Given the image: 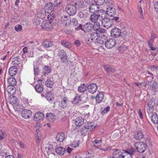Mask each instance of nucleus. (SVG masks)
<instances>
[{
	"instance_id": "9",
	"label": "nucleus",
	"mask_w": 158,
	"mask_h": 158,
	"mask_svg": "<svg viewBox=\"0 0 158 158\" xmlns=\"http://www.w3.org/2000/svg\"><path fill=\"white\" fill-rule=\"evenodd\" d=\"M116 40L114 38L109 39L105 43V45L108 48H111L116 44Z\"/></svg>"
},
{
	"instance_id": "33",
	"label": "nucleus",
	"mask_w": 158,
	"mask_h": 158,
	"mask_svg": "<svg viewBox=\"0 0 158 158\" xmlns=\"http://www.w3.org/2000/svg\"><path fill=\"white\" fill-rule=\"evenodd\" d=\"M87 89V87L84 84H81L78 88V91L80 93H83Z\"/></svg>"
},
{
	"instance_id": "13",
	"label": "nucleus",
	"mask_w": 158,
	"mask_h": 158,
	"mask_svg": "<svg viewBox=\"0 0 158 158\" xmlns=\"http://www.w3.org/2000/svg\"><path fill=\"white\" fill-rule=\"evenodd\" d=\"M65 134L64 132L58 133L56 137V140L59 142H62L65 139Z\"/></svg>"
},
{
	"instance_id": "64",
	"label": "nucleus",
	"mask_w": 158,
	"mask_h": 158,
	"mask_svg": "<svg viewBox=\"0 0 158 158\" xmlns=\"http://www.w3.org/2000/svg\"><path fill=\"white\" fill-rule=\"evenodd\" d=\"M48 149L49 151H52L53 149L52 145L51 144H49L48 147Z\"/></svg>"
},
{
	"instance_id": "23",
	"label": "nucleus",
	"mask_w": 158,
	"mask_h": 158,
	"mask_svg": "<svg viewBox=\"0 0 158 158\" xmlns=\"http://www.w3.org/2000/svg\"><path fill=\"white\" fill-rule=\"evenodd\" d=\"M55 150L57 154L60 156H62L65 151V149L61 146H57L56 147Z\"/></svg>"
},
{
	"instance_id": "53",
	"label": "nucleus",
	"mask_w": 158,
	"mask_h": 158,
	"mask_svg": "<svg viewBox=\"0 0 158 158\" xmlns=\"http://www.w3.org/2000/svg\"><path fill=\"white\" fill-rule=\"evenodd\" d=\"M42 45L45 48H48L49 47V42L47 41H44L42 44Z\"/></svg>"
},
{
	"instance_id": "48",
	"label": "nucleus",
	"mask_w": 158,
	"mask_h": 158,
	"mask_svg": "<svg viewBox=\"0 0 158 158\" xmlns=\"http://www.w3.org/2000/svg\"><path fill=\"white\" fill-rule=\"evenodd\" d=\"M14 109L17 110H20L23 109V106L21 105L18 102L13 106Z\"/></svg>"
},
{
	"instance_id": "56",
	"label": "nucleus",
	"mask_w": 158,
	"mask_h": 158,
	"mask_svg": "<svg viewBox=\"0 0 158 158\" xmlns=\"http://www.w3.org/2000/svg\"><path fill=\"white\" fill-rule=\"evenodd\" d=\"M139 11L140 14V18L142 19L143 18V11L142 7L140 6H138V7Z\"/></svg>"
},
{
	"instance_id": "51",
	"label": "nucleus",
	"mask_w": 158,
	"mask_h": 158,
	"mask_svg": "<svg viewBox=\"0 0 158 158\" xmlns=\"http://www.w3.org/2000/svg\"><path fill=\"white\" fill-rule=\"evenodd\" d=\"M96 4L98 6L102 5L105 2V0H94Z\"/></svg>"
},
{
	"instance_id": "60",
	"label": "nucleus",
	"mask_w": 158,
	"mask_h": 158,
	"mask_svg": "<svg viewBox=\"0 0 158 158\" xmlns=\"http://www.w3.org/2000/svg\"><path fill=\"white\" fill-rule=\"evenodd\" d=\"M127 49V47L124 46H121L120 47V50L121 51H124L126 50Z\"/></svg>"
},
{
	"instance_id": "49",
	"label": "nucleus",
	"mask_w": 158,
	"mask_h": 158,
	"mask_svg": "<svg viewBox=\"0 0 158 158\" xmlns=\"http://www.w3.org/2000/svg\"><path fill=\"white\" fill-rule=\"evenodd\" d=\"M94 124V123L93 122L90 123L87 122L85 124V128L86 129H89L93 127Z\"/></svg>"
},
{
	"instance_id": "2",
	"label": "nucleus",
	"mask_w": 158,
	"mask_h": 158,
	"mask_svg": "<svg viewBox=\"0 0 158 158\" xmlns=\"http://www.w3.org/2000/svg\"><path fill=\"white\" fill-rule=\"evenodd\" d=\"M134 146L137 151L139 153H143L146 150L147 145L142 142L136 143Z\"/></svg>"
},
{
	"instance_id": "43",
	"label": "nucleus",
	"mask_w": 158,
	"mask_h": 158,
	"mask_svg": "<svg viewBox=\"0 0 158 158\" xmlns=\"http://www.w3.org/2000/svg\"><path fill=\"white\" fill-rule=\"evenodd\" d=\"M34 65V74L35 76H37L39 74L40 71L39 69L38 66V65H35V64H33Z\"/></svg>"
},
{
	"instance_id": "1",
	"label": "nucleus",
	"mask_w": 158,
	"mask_h": 158,
	"mask_svg": "<svg viewBox=\"0 0 158 158\" xmlns=\"http://www.w3.org/2000/svg\"><path fill=\"white\" fill-rule=\"evenodd\" d=\"M99 36V35L97 33L93 32L86 38V43L87 44H90L92 42H93L97 43L98 45L97 41H98Z\"/></svg>"
},
{
	"instance_id": "3",
	"label": "nucleus",
	"mask_w": 158,
	"mask_h": 158,
	"mask_svg": "<svg viewBox=\"0 0 158 158\" xmlns=\"http://www.w3.org/2000/svg\"><path fill=\"white\" fill-rule=\"evenodd\" d=\"M65 10L70 15H73L76 13V7L73 4H69L66 6Z\"/></svg>"
},
{
	"instance_id": "59",
	"label": "nucleus",
	"mask_w": 158,
	"mask_h": 158,
	"mask_svg": "<svg viewBox=\"0 0 158 158\" xmlns=\"http://www.w3.org/2000/svg\"><path fill=\"white\" fill-rule=\"evenodd\" d=\"M154 8L156 11L158 12V0L156 1L154 5Z\"/></svg>"
},
{
	"instance_id": "10",
	"label": "nucleus",
	"mask_w": 158,
	"mask_h": 158,
	"mask_svg": "<svg viewBox=\"0 0 158 158\" xmlns=\"http://www.w3.org/2000/svg\"><path fill=\"white\" fill-rule=\"evenodd\" d=\"M93 26L92 24L90 23H85L81 27V29L83 31L85 32H90L93 29Z\"/></svg>"
},
{
	"instance_id": "35",
	"label": "nucleus",
	"mask_w": 158,
	"mask_h": 158,
	"mask_svg": "<svg viewBox=\"0 0 158 158\" xmlns=\"http://www.w3.org/2000/svg\"><path fill=\"white\" fill-rule=\"evenodd\" d=\"M114 3L112 0H107L105 2V5L107 8L113 7L114 6Z\"/></svg>"
},
{
	"instance_id": "61",
	"label": "nucleus",
	"mask_w": 158,
	"mask_h": 158,
	"mask_svg": "<svg viewBox=\"0 0 158 158\" xmlns=\"http://www.w3.org/2000/svg\"><path fill=\"white\" fill-rule=\"evenodd\" d=\"M98 30L100 33H104L106 32V30L104 28H100Z\"/></svg>"
},
{
	"instance_id": "52",
	"label": "nucleus",
	"mask_w": 158,
	"mask_h": 158,
	"mask_svg": "<svg viewBox=\"0 0 158 158\" xmlns=\"http://www.w3.org/2000/svg\"><path fill=\"white\" fill-rule=\"evenodd\" d=\"M125 151H124L123 152H121L120 154L118 156H117L118 158H126V154H127V153H125Z\"/></svg>"
},
{
	"instance_id": "24",
	"label": "nucleus",
	"mask_w": 158,
	"mask_h": 158,
	"mask_svg": "<svg viewBox=\"0 0 158 158\" xmlns=\"http://www.w3.org/2000/svg\"><path fill=\"white\" fill-rule=\"evenodd\" d=\"M17 69L15 66L10 67L9 69V73L11 76H15L17 73Z\"/></svg>"
},
{
	"instance_id": "38",
	"label": "nucleus",
	"mask_w": 158,
	"mask_h": 158,
	"mask_svg": "<svg viewBox=\"0 0 158 158\" xmlns=\"http://www.w3.org/2000/svg\"><path fill=\"white\" fill-rule=\"evenodd\" d=\"M62 100L60 106L61 108H63L66 106L68 99L67 98L64 97L62 98Z\"/></svg>"
},
{
	"instance_id": "26",
	"label": "nucleus",
	"mask_w": 158,
	"mask_h": 158,
	"mask_svg": "<svg viewBox=\"0 0 158 158\" xmlns=\"http://www.w3.org/2000/svg\"><path fill=\"white\" fill-rule=\"evenodd\" d=\"M103 66L106 71L108 73H113L115 71V69L108 64L104 65Z\"/></svg>"
},
{
	"instance_id": "45",
	"label": "nucleus",
	"mask_w": 158,
	"mask_h": 158,
	"mask_svg": "<svg viewBox=\"0 0 158 158\" xmlns=\"http://www.w3.org/2000/svg\"><path fill=\"white\" fill-rule=\"evenodd\" d=\"M61 43L64 47L67 48H69L71 46V44L69 42H66L65 40L61 41Z\"/></svg>"
},
{
	"instance_id": "62",
	"label": "nucleus",
	"mask_w": 158,
	"mask_h": 158,
	"mask_svg": "<svg viewBox=\"0 0 158 158\" xmlns=\"http://www.w3.org/2000/svg\"><path fill=\"white\" fill-rule=\"evenodd\" d=\"M80 41L79 40H76L74 41V44L76 47L79 46L80 44Z\"/></svg>"
},
{
	"instance_id": "4",
	"label": "nucleus",
	"mask_w": 158,
	"mask_h": 158,
	"mask_svg": "<svg viewBox=\"0 0 158 158\" xmlns=\"http://www.w3.org/2000/svg\"><path fill=\"white\" fill-rule=\"evenodd\" d=\"M112 19L107 18H104L102 20V25L103 27L108 29L112 25Z\"/></svg>"
},
{
	"instance_id": "8",
	"label": "nucleus",
	"mask_w": 158,
	"mask_h": 158,
	"mask_svg": "<svg viewBox=\"0 0 158 158\" xmlns=\"http://www.w3.org/2000/svg\"><path fill=\"white\" fill-rule=\"evenodd\" d=\"M121 30L117 27H114L111 29L110 35L114 38H117L121 36Z\"/></svg>"
},
{
	"instance_id": "32",
	"label": "nucleus",
	"mask_w": 158,
	"mask_h": 158,
	"mask_svg": "<svg viewBox=\"0 0 158 158\" xmlns=\"http://www.w3.org/2000/svg\"><path fill=\"white\" fill-rule=\"evenodd\" d=\"M55 116L52 113L47 114L46 116L47 119L49 122H53L55 120Z\"/></svg>"
},
{
	"instance_id": "22",
	"label": "nucleus",
	"mask_w": 158,
	"mask_h": 158,
	"mask_svg": "<svg viewBox=\"0 0 158 158\" xmlns=\"http://www.w3.org/2000/svg\"><path fill=\"white\" fill-rule=\"evenodd\" d=\"M44 118V114L41 112H38L36 113L34 115V119L36 121H39L42 120Z\"/></svg>"
},
{
	"instance_id": "41",
	"label": "nucleus",
	"mask_w": 158,
	"mask_h": 158,
	"mask_svg": "<svg viewBox=\"0 0 158 158\" xmlns=\"http://www.w3.org/2000/svg\"><path fill=\"white\" fill-rule=\"evenodd\" d=\"M36 91L40 93L43 90V87L40 84H37L35 87Z\"/></svg>"
},
{
	"instance_id": "39",
	"label": "nucleus",
	"mask_w": 158,
	"mask_h": 158,
	"mask_svg": "<svg viewBox=\"0 0 158 158\" xmlns=\"http://www.w3.org/2000/svg\"><path fill=\"white\" fill-rule=\"evenodd\" d=\"M8 82L9 85H15L16 84V81L14 78L10 77L8 79Z\"/></svg>"
},
{
	"instance_id": "63",
	"label": "nucleus",
	"mask_w": 158,
	"mask_h": 158,
	"mask_svg": "<svg viewBox=\"0 0 158 158\" xmlns=\"http://www.w3.org/2000/svg\"><path fill=\"white\" fill-rule=\"evenodd\" d=\"M85 2L88 4H91L92 3L94 0H85Z\"/></svg>"
},
{
	"instance_id": "15",
	"label": "nucleus",
	"mask_w": 158,
	"mask_h": 158,
	"mask_svg": "<svg viewBox=\"0 0 158 158\" xmlns=\"http://www.w3.org/2000/svg\"><path fill=\"white\" fill-rule=\"evenodd\" d=\"M71 20L69 16H64L61 18V22L62 24L65 26L69 25L71 23Z\"/></svg>"
},
{
	"instance_id": "47",
	"label": "nucleus",
	"mask_w": 158,
	"mask_h": 158,
	"mask_svg": "<svg viewBox=\"0 0 158 158\" xmlns=\"http://www.w3.org/2000/svg\"><path fill=\"white\" fill-rule=\"evenodd\" d=\"M93 26V29L95 31H97L100 28V23L97 22L94 23Z\"/></svg>"
},
{
	"instance_id": "50",
	"label": "nucleus",
	"mask_w": 158,
	"mask_h": 158,
	"mask_svg": "<svg viewBox=\"0 0 158 158\" xmlns=\"http://www.w3.org/2000/svg\"><path fill=\"white\" fill-rule=\"evenodd\" d=\"M80 142V141L79 140H74L73 141L71 145L72 147H77L79 145Z\"/></svg>"
},
{
	"instance_id": "28",
	"label": "nucleus",
	"mask_w": 158,
	"mask_h": 158,
	"mask_svg": "<svg viewBox=\"0 0 158 158\" xmlns=\"http://www.w3.org/2000/svg\"><path fill=\"white\" fill-rule=\"evenodd\" d=\"M135 138L137 140H141L144 136L142 132L141 131H139L135 134Z\"/></svg>"
},
{
	"instance_id": "37",
	"label": "nucleus",
	"mask_w": 158,
	"mask_h": 158,
	"mask_svg": "<svg viewBox=\"0 0 158 158\" xmlns=\"http://www.w3.org/2000/svg\"><path fill=\"white\" fill-rule=\"evenodd\" d=\"M53 84L54 82L51 79H48L46 81L45 85L47 87L52 88Z\"/></svg>"
},
{
	"instance_id": "16",
	"label": "nucleus",
	"mask_w": 158,
	"mask_h": 158,
	"mask_svg": "<svg viewBox=\"0 0 158 158\" xmlns=\"http://www.w3.org/2000/svg\"><path fill=\"white\" fill-rule=\"evenodd\" d=\"M107 37L106 35L104 34H102L100 36H99L98 41V45H101L103 44L104 42L106 41L107 40Z\"/></svg>"
},
{
	"instance_id": "20",
	"label": "nucleus",
	"mask_w": 158,
	"mask_h": 158,
	"mask_svg": "<svg viewBox=\"0 0 158 158\" xmlns=\"http://www.w3.org/2000/svg\"><path fill=\"white\" fill-rule=\"evenodd\" d=\"M78 16L81 18L82 20H85L89 16V14L87 12H80L78 13Z\"/></svg>"
},
{
	"instance_id": "5",
	"label": "nucleus",
	"mask_w": 158,
	"mask_h": 158,
	"mask_svg": "<svg viewBox=\"0 0 158 158\" xmlns=\"http://www.w3.org/2000/svg\"><path fill=\"white\" fill-rule=\"evenodd\" d=\"M42 29L46 30H50L52 29V22L49 20L44 21L41 23Z\"/></svg>"
},
{
	"instance_id": "57",
	"label": "nucleus",
	"mask_w": 158,
	"mask_h": 158,
	"mask_svg": "<svg viewBox=\"0 0 158 158\" xmlns=\"http://www.w3.org/2000/svg\"><path fill=\"white\" fill-rule=\"evenodd\" d=\"M149 108V109H148L147 111V114L148 115V118L150 117V116H151L152 114V110H151Z\"/></svg>"
},
{
	"instance_id": "17",
	"label": "nucleus",
	"mask_w": 158,
	"mask_h": 158,
	"mask_svg": "<svg viewBox=\"0 0 158 158\" xmlns=\"http://www.w3.org/2000/svg\"><path fill=\"white\" fill-rule=\"evenodd\" d=\"M53 4L51 2L47 3L45 6V9L48 13H51L54 10Z\"/></svg>"
},
{
	"instance_id": "55",
	"label": "nucleus",
	"mask_w": 158,
	"mask_h": 158,
	"mask_svg": "<svg viewBox=\"0 0 158 158\" xmlns=\"http://www.w3.org/2000/svg\"><path fill=\"white\" fill-rule=\"evenodd\" d=\"M135 84L136 85L138 86H143V87H145L147 85V83H145V82H142L141 83H135Z\"/></svg>"
},
{
	"instance_id": "29",
	"label": "nucleus",
	"mask_w": 158,
	"mask_h": 158,
	"mask_svg": "<svg viewBox=\"0 0 158 158\" xmlns=\"http://www.w3.org/2000/svg\"><path fill=\"white\" fill-rule=\"evenodd\" d=\"M104 97L103 94L101 93H98L95 97L96 102L97 103H100Z\"/></svg>"
},
{
	"instance_id": "46",
	"label": "nucleus",
	"mask_w": 158,
	"mask_h": 158,
	"mask_svg": "<svg viewBox=\"0 0 158 158\" xmlns=\"http://www.w3.org/2000/svg\"><path fill=\"white\" fill-rule=\"evenodd\" d=\"M50 71V68L48 66H45L44 69L43 73L44 75H46L49 73Z\"/></svg>"
},
{
	"instance_id": "27",
	"label": "nucleus",
	"mask_w": 158,
	"mask_h": 158,
	"mask_svg": "<svg viewBox=\"0 0 158 158\" xmlns=\"http://www.w3.org/2000/svg\"><path fill=\"white\" fill-rule=\"evenodd\" d=\"M72 23L73 25L75 27V29H77V30L80 29L82 25L79 24L78 23L77 21L74 18L72 19Z\"/></svg>"
},
{
	"instance_id": "42",
	"label": "nucleus",
	"mask_w": 158,
	"mask_h": 158,
	"mask_svg": "<svg viewBox=\"0 0 158 158\" xmlns=\"http://www.w3.org/2000/svg\"><path fill=\"white\" fill-rule=\"evenodd\" d=\"M56 43L52 41L49 42V48H50V49L52 50H54L57 49V47L56 46Z\"/></svg>"
},
{
	"instance_id": "31",
	"label": "nucleus",
	"mask_w": 158,
	"mask_h": 158,
	"mask_svg": "<svg viewBox=\"0 0 158 158\" xmlns=\"http://www.w3.org/2000/svg\"><path fill=\"white\" fill-rule=\"evenodd\" d=\"M9 102L10 104L14 106L18 103L17 99L15 96H13L10 98Z\"/></svg>"
},
{
	"instance_id": "44",
	"label": "nucleus",
	"mask_w": 158,
	"mask_h": 158,
	"mask_svg": "<svg viewBox=\"0 0 158 158\" xmlns=\"http://www.w3.org/2000/svg\"><path fill=\"white\" fill-rule=\"evenodd\" d=\"M81 100L80 96L78 95L77 94L76 96L73 99L72 102L73 104H75L78 103L79 101Z\"/></svg>"
},
{
	"instance_id": "25",
	"label": "nucleus",
	"mask_w": 158,
	"mask_h": 158,
	"mask_svg": "<svg viewBox=\"0 0 158 158\" xmlns=\"http://www.w3.org/2000/svg\"><path fill=\"white\" fill-rule=\"evenodd\" d=\"M149 118H151L152 122L154 124H157L158 123V117L157 114L156 113L152 114L151 116H150Z\"/></svg>"
},
{
	"instance_id": "19",
	"label": "nucleus",
	"mask_w": 158,
	"mask_h": 158,
	"mask_svg": "<svg viewBox=\"0 0 158 158\" xmlns=\"http://www.w3.org/2000/svg\"><path fill=\"white\" fill-rule=\"evenodd\" d=\"M84 119L81 117H77L75 120V123L77 126H81L84 123Z\"/></svg>"
},
{
	"instance_id": "11",
	"label": "nucleus",
	"mask_w": 158,
	"mask_h": 158,
	"mask_svg": "<svg viewBox=\"0 0 158 158\" xmlns=\"http://www.w3.org/2000/svg\"><path fill=\"white\" fill-rule=\"evenodd\" d=\"M87 89L88 91L92 94L96 92L97 90V86L94 83L90 84L87 86Z\"/></svg>"
},
{
	"instance_id": "58",
	"label": "nucleus",
	"mask_w": 158,
	"mask_h": 158,
	"mask_svg": "<svg viewBox=\"0 0 158 158\" xmlns=\"http://www.w3.org/2000/svg\"><path fill=\"white\" fill-rule=\"evenodd\" d=\"M152 70L154 72L155 70L156 71L158 70V65H153L151 67Z\"/></svg>"
},
{
	"instance_id": "30",
	"label": "nucleus",
	"mask_w": 158,
	"mask_h": 158,
	"mask_svg": "<svg viewBox=\"0 0 158 158\" xmlns=\"http://www.w3.org/2000/svg\"><path fill=\"white\" fill-rule=\"evenodd\" d=\"M100 16L99 15H98L95 13L93 14L90 17V20L93 23L97 22Z\"/></svg>"
},
{
	"instance_id": "34",
	"label": "nucleus",
	"mask_w": 158,
	"mask_h": 158,
	"mask_svg": "<svg viewBox=\"0 0 158 158\" xmlns=\"http://www.w3.org/2000/svg\"><path fill=\"white\" fill-rule=\"evenodd\" d=\"M125 152L127 153V154H126V158H132V155L134 153V151L131 149H127V150H125Z\"/></svg>"
},
{
	"instance_id": "14",
	"label": "nucleus",
	"mask_w": 158,
	"mask_h": 158,
	"mask_svg": "<svg viewBox=\"0 0 158 158\" xmlns=\"http://www.w3.org/2000/svg\"><path fill=\"white\" fill-rule=\"evenodd\" d=\"M31 115V111L30 110H23L21 112L22 116L25 118H28L30 117Z\"/></svg>"
},
{
	"instance_id": "12",
	"label": "nucleus",
	"mask_w": 158,
	"mask_h": 158,
	"mask_svg": "<svg viewBox=\"0 0 158 158\" xmlns=\"http://www.w3.org/2000/svg\"><path fill=\"white\" fill-rule=\"evenodd\" d=\"M99 6L96 3H91L89 6V10L90 12L94 13L99 11Z\"/></svg>"
},
{
	"instance_id": "7",
	"label": "nucleus",
	"mask_w": 158,
	"mask_h": 158,
	"mask_svg": "<svg viewBox=\"0 0 158 158\" xmlns=\"http://www.w3.org/2000/svg\"><path fill=\"white\" fill-rule=\"evenodd\" d=\"M58 56H59L61 61L64 63H67L68 62L67 56L65 52L63 50H60L58 52Z\"/></svg>"
},
{
	"instance_id": "40",
	"label": "nucleus",
	"mask_w": 158,
	"mask_h": 158,
	"mask_svg": "<svg viewBox=\"0 0 158 158\" xmlns=\"http://www.w3.org/2000/svg\"><path fill=\"white\" fill-rule=\"evenodd\" d=\"M15 85H9L7 87V91L11 94H13L15 93Z\"/></svg>"
},
{
	"instance_id": "6",
	"label": "nucleus",
	"mask_w": 158,
	"mask_h": 158,
	"mask_svg": "<svg viewBox=\"0 0 158 158\" xmlns=\"http://www.w3.org/2000/svg\"><path fill=\"white\" fill-rule=\"evenodd\" d=\"M148 88L153 91H156L158 89V85L157 83L154 81H151L148 82Z\"/></svg>"
},
{
	"instance_id": "54",
	"label": "nucleus",
	"mask_w": 158,
	"mask_h": 158,
	"mask_svg": "<svg viewBox=\"0 0 158 158\" xmlns=\"http://www.w3.org/2000/svg\"><path fill=\"white\" fill-rule=\"evenodd\" d=\"M15 28L16 31H19L22 29V27L21 25L18 24L15 26Z\"/></svg>"
},
{
	"instance_id": "21",
	"label": "nucleus",
	"mask_w": 158,
	"mask_h": 158,
	"mask_svg": "<svg viewBox=\"0 0 158 158\" xmlns=\"http://www.w3.org/2000/svg\"><path fill=\"white\" fill-rule=\"evenodd\" d=\"M147 105L149 108L151 109H153L155 107H156L157 105L156 103H155V99L153 98H152L147 103Z\"/></svg>"
},
{
	"instance_id": "18",
	"label": "nucleus",
	"mask_w": 158,
	"mask_h": 158,
	"mask_svg": "<svg viewBox=\"0 0 158 158\" xmlns=\"http://www.w3.org/2000/svg\"><path fill=\"white\" fill-rule=\"evenodd\" d=\"M106 14L111 17L114 16L116 13V10L113 7L107 8L106 11Z\"/></svg>"
},
{
	"instance_id": "36",
	"label": "nucleus",
	"mask_w": 158,
	"mask_h": 158,
	"mask_svg": "<svg viewBox=\"0 0 158 158\" xmlns=\"http://www.w3.org/2000/svg\"><path fill=\"white\" fill-rule=\"evenodd\" d=\"M46 98L48 101H52L54 99V98L52 95V93L51 91L47 92H46Z\"/></svg>"
}]
</instances>
